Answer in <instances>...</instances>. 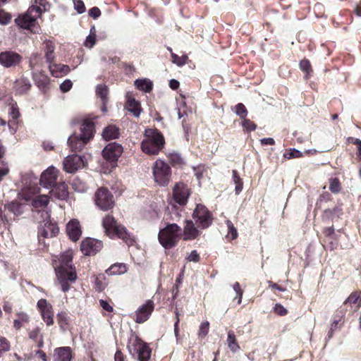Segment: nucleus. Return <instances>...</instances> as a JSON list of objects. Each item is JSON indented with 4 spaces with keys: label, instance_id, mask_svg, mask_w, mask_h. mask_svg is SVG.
Instances as JSON below:
<instances>
[{
    "label": "nucleus",
    "instance_id": "25",
    "mask_svg": "<svg viewBox=\"0 0 361 361\" xmlns=\"http://www.w3.org/2000/svg\"><path fill=\"white\" fill-rule=\"evenodd\" d=\"M44 47L43 51L44 52V57L46 59L47 63L49 65L53 62L56 59V54L54 52L55 46L52 42L50 40H45L44 42Z\"/></svg>",
    "mask_w": 361,
    "mask_h": 361
},
{
    "label": "nucleus",
    "instance_id": "52",
    "mask_svg": "<svg viewBox=\"0 0 361 361\" xmlns=\"http://www.w3.org/2000/svg\"><path fill=\"white\" fill-rule=\"evenodd\" d=\"M233 289L236 293L235 298H238V303L240 304L243 298V290L240 288V283L238 282H235L233 286Z\"/></svg>",
    "mask_w": 361,
    "mask_h": 361
},
{
    "label": "nucleus",
    "instance_id": "53",
    "mask_svg": "<svg viewBox=\"0 0 361 361\" xmlns=\"http://www.w3.org/2000/svg\"><path fill=\"white\" fill-rule=\"evenodd\" d=\"M105 277H104V274H99L97 276L96 279H95V285L97 286V288L100 290H102L104 289V288L106 287V283H102V279H104Z\"/></svg>",
    "mask_w": 361,
    "mask_h": 361
},
{
    "label": "nucleus",
    "instance_id": "35",
    "mask_svg": "<svg viewBox=\"0 0 361 361\" xmlns=\"http://www.w3.org/2000/svg\"><path fill=\"white\" fill-rule=\"evenodd\" d=\"M232 178L233 182L235 185V192L236 195H239L243 188V182L242 178L238 176V171L236 170H233L232 171Z\"/></svg>",
    "mask_w": 361,
    "mask_h": 361
},
{
    "label": "nucleus",
    "instance_id": "46",
    "mask_svg": "<svg viewBox=\"0 0 361 361\" xmlns=\"http://www.w3.org/2000/svg\"><path fill=\"white\" fill-rule=\"evenodd\" d=\"M302 156V153L295 149H290L289 152H285L283 154V157L287 159H294V158H300Z\"/></svg>",
    "mask_w": 361,
    "mask_h": 361
},
{
    "label": "nucleus",
    "instance_id": "28",
    "mask_svg": "<svg viewBox=\"0 0 361 361\" xmlns=\"http://www.w3.org/2000/svg\"><path fill=\"white\" fill-rule=\"evenodd\" d=\"M31 87V84L28 79L25 78H20L16 80L14 82V88L17 94H26Z\"/></svg>",
    "mask_w": 361,
    "mask_h": 361
},
{
    "label": "nucleus",
    "instance_id": "59",
    "mask_svg": "<svg viewBox=\"0 0 361 361\" xmlns=\"http://www.w3.org/2000/svg\"><path fill=\"white\" fill-rule=\"evenodd\" d=\"M95 44V35H90L86 37L85 46L92 48Z\"/></svg>",
    "mask_w": 361,
    "mask_h": 361
},
{
    "label": "nucleus",
    "instance_id": "24",
    "mask_svg": "<svg viewBox=\"0 0 361 361\" xmlns=\"http://www.w3.org/2000/svg\"><path fill=\"white\" fill-rule=\"evenodd\" d=\"M49 202V197L46 195H40L30 199V204L32 207L37 210H43Z\"/></svg>",
    "mask_w": 361,
    "mask_h": 361
},
{
    "label": "nucleus",
    "instance_id": "5",
    "mask_svg": "<svg viewBox=\"0 0 361 361\" xmlns=\"http://www.w3.org/2000/svg\"><path fill=\"white\" fill-rule=\"evenodd\" d=\"M182 235V228L176 224H168L158 234L160 244L166 250L175 247Z\"/></svg>",
    "mask_w": 361,
    "mask_h": 361
},
{
    "label": "nucleus",
    "instance_id": "34",
    "mask_svg": "<svg viewBox=\"0 0 361 361\" xmlns=\"http://www.w3.org/2000/svg\"><path fill=\"white\" fill-rule=\"evenodd\" d=\"M5 209L13 213L16 216L20 215L23 213V207L17 202H11L5 206Z\"/></svg>",
    "mask_w": 361,
    "mask_h": 361
},
{
    "label": "nucleus",
    "instance_id": "57",
    "mask_svg": "<svg viewBox=\"0 0 361 361\" xmlns=\"http://www.w3.org/2000/svg\"><path fill=\"white\" fill-rule=\"evenodd\" d=\"M9 172V169L7 164L2 162L0 166V183L2 181L4 176H6Z\"/></svg>",
    "mask_w": 361,
    "mask_h": 361
},
{
    "label": "nucleus",
    "instance_id": "6",
    "mask_svg": "<svg viewBox=\"0 0 361 361\" xmlns=\"http://www.w3.org/2000/svg\"><path fill=\"white\" fill-rule=\"evenodd\" d=\"M127 348L130 354L139 361H149L150 359L151 350L149 347L137 336H130Z\"/></svg>",
    "mask_w": 361,
    "mask_h": 361
},
{
    "label": "nucleus",
    "instance_id": "40",
    "mask_svg": "<svg viewBox=\"0 0 361 361\" xmlns=\"http://www.w3.org/2000/svg\"><path fill=\"white\" fill-rule=\"evenodd\" d=\"M226 224L228 228L227 237L230 238L231 240L235 239L238 235L236 228L234 226L233 224L230 220H226Z\"/></svg>",
    "mask_w": 361,
    "mask_h": 361
},
{
    "label": "nucleus",
    "instance_id": "26",
    "mask_svg": "<svg viewBox=\"0 0 361 361\" xmlns=\"http://www.w3.org/2000/svg\"><path fill=\"white\" fill-rule=\"evenodd\" d=\"M71 358L70 347H60L54 350V361H71Z\"/></svg>",
    "mask_w": 361,
    "mask_h": 361
},
{
    "label": "nucleus",
    "instance_id": "64",
    "mask_svg": "<svg viewBox=\"0 0 361 361\" xmlns=\"http://www.w3.org/2000/svg\"><path fill=\"white\" fill-rule=\"evenodd\" d=\"M11 16L3 11H0V24H8L11 20Z\"/></svg>",
    "mask_w": 361,
    "mask_h": 361
},
{
    "label": "nucleus",
    "instance_id": "30",
    "mask_svg": "<svg viewBox=\"0 0 361 361\" xmlns=\"http://www.w3.org/2000/svg\"><path fill=\"white\" fill-rule=\"evenodd\" d=\"M119 128L116 126L109 125L102 132V137L105 140H114L119 137Z\"/></svg>",
    "mask_w": 361,
    "mask_h": 361
},
{
    "label": "nucleus",
    "instance_id": "62",
    "mask_svg": "<svg viewBox=\"0 0 361 361\" xmlns=\"http://www.w3.org/2000/svg\"><path fill=\"white\" fill-rule=\"evenodd\" d=\"M99 305L104 310L109 312H112L114 310L113 307L106 300H99Z\"/></svg>",
    "mask_w": 361,
    "mask_h": 361
},
{
    "label": "nucleus",
    "instance_id": "33",
    "mask_svg": "<svg viewBox=\"0 0 361 361\" xmlns=\"http://www.w3.org/2000/svg\"><path fill=\"white\" fill-rule=\"evenodd\" d=\"M227 343L228 347L231 352L237 353L240 350V346L237 343L235 335L232 331L228 332Z\"/></svg>",
    "mask_w": 361,
    "mask_h": 361
},
{
    "label": "nucleus",
    "instance_id": "11",
    "mask_svg": "<svg viewBox=\"0 0 361 361\" xmlns=\"http://www.w3.org/2000/svg\"><path fill=\"white\" fill-rule=\"evenodd\" d=\"M94 202L96 205L103 211L111 209L114 205L112 194L106 188H99L95 193Z\"/></svg>",
    "mask_w": 361,
    "mask_h": 361
},
{
    "label": "nucleus",
    "instance_id": "17",
    "mask_svg": "<svg viewBox=\"0 0 361 361\" xmlns=\"http://www.w3.org/2000/svg\"><path fill=\"white\" fill-rule=\"evenodd\" d=\"M154 308V302L148 300L145 304L141 305L135 312V321L138 324H142L147 321Z\"/></svg>",
    "mask_w": 361,
    "mask_h": 361
},
{
    "label": "nucleus",
    "instance_id": "18",
    "mask_svg": "<svg viewBox=\"0 0 361 361\" xmlns=\"http://www.w3.org/2000/svg\"><path fill=\"white\" fill-rule=\"evenodd\" d=\"M59 227L55 223L46 221L44 225H40L38 228V235L45 238H53L59 233Z\"/></svg>",
    "mask_w": 361,
    "mask_h": 361
},
{
    "label": "nucleus",
    "instance_id": "47",
    "mask_svg": "<svg viewBox=\"0 0 361 361\" xmlns=\"http://www.w3.org/2000/svg\"><path fill=\"white\" fill-rule=\"evenodd\" d=\"M172 61L178 66H184L186 63L188 57L186 56H178L177 54H171Z\"/></svg>",
    "mask_w": 361,
    "mask_h": 361
},
{
    "label": "nucleus",
    "instance_id": "7",
    "mask_svg": "<svg viewBox=\"0 0 361 361\" xmlns=\"http://www.w3.org/2000/svg\"><path fill=\"white\" fill-rule=\"evenodd\" d=\"M39 16L40 7L30 6L25 13L15 19V22L20 27L35 32L36 20Z\"/></svg>",
    "mask_w": 361,
    "mask_h": 361
},
{
    "label": "nucleus",
    "instance_id": "2",
    "mask_svg": "<svg viewBox=\"0 0 361 361\" xmlns=\"http://www.w3.org/2000/svg\"><path fill=\"white\" fill-rule=\"evenodd\" d=\"M94 124L89 120H84L80 126V133H73L68 139V144L73 152H80L87 143L93 137Z\"/></svg>",
    "mask_w": 361,
    "mask_h": 361
},
{
    "label": "nucleus",
    "instance_id": "36",
    "mask_svg": "<svg viewBox=\"0 0 361 361\" xmlns=\"http://www.w3.org/2000/svg\"><path fill=\"white\" fill-rule=\"evenodd\" d=\"M29 322V317L25 312L17 313V318L14 319L13 326L16 329H20L23 325Z\"/></svg>",
    "mask_w": 361,
    "mask_h": 361
},
{
    "label": "nucleus",
    "instance_id": "14",
    "mask_svg": "<svg viewBox=\"0 0 361 361\" xmlns=\"http://www.w3.org/2000/svg\"><path fill=\"white\" fill-rule=\"evenodd\" d=\"M58 172L55 167L49 166L42 172L39 180L40 185L47 189H51L56 184Z\"/></svg>",
    "mask_w": 361,
    "mask_h": 361
},
{
    "label": "nucleus",
    "instance_id": "8",
    "mask_svg": "<svg viewBox=\"0 0 361 361\" xmlns=\"http://www.w3.org/2000/svg\"><path fill=\"white\" fill-rule=\"evenodd\" d=\"M153 176L155 183L159 186L168 185L171 176L170 166L161 159L157 160L153 166Z\"/></svg>",
    "mask_w": 361,
    "mask_h": 361
},
{
    "label": "nucleus",
    "instance_id": "49",
    "mask_svg": "<svg viewBox=\"0 0 361 361\" xmlns=\"http://www.w3.org/2000/svg\"><path fill=\"white\" fill-rule=\"evenodd\" d=\"M37 306L40 313L45 312L46 310L52 309V306L49 303H48L47 300L45 299L39 300L37 303Z\"/></svg>",
    "mask_w": 361,
    "mask_h": 361
},
{
    "label": "nucleus",
    "instance_id": "23",
    "mask_svg": "<svg viewBox=\"0 0 361 361\" xmlns=\"http://www.w3.org/2000/svg\"><path fill=\"white\" fill-rule=\"evenodd\" d=\"M51 74L56 78H61L66 75L71 71L67 65L53 62L48 65Z\"/></svg>",
    "mask_w": 361,
    "mask_h": 361
},
{
    "label": "nucleus",
    "instance_id": "13",
    "mask_svg": "<svg viewBox=\"0 0 361 361\" xmlns=\"http://www.w3.org/2000/svg\"><path fill=\"white\" fill-rule=\"evenodd\" d=\"M22 56L13 51H5L0 53V65L4 68L16 67L22 61Z\"/></svg>",
    "mask_w": 361,
    "mask_h": 361
},
{
    "label": "nucleus",
    "instance_id": "29",
    "mask_svg": "<svg viewBox=\"0 0 361 361\" xmlns=\"http://www.w3.org/2000/svg\"><path fill=\"white\" fill-rule=\"evenodd\" d=\"M43 64V59L39 54L34 53L30 56V68L32 70V73L35 72V71H41Z\"/></svg>",
    "mask_w": 361,
    "mask_h": 361
},
{
    "label": "nucleus",
    "instance_id": "41",
    "mask_svg": "<svg viewBox=\"0 0 361 361\" xmlns=\"http://www.w3.org/2000/svg\"><path fill=\"white\" fill-rule=\"evenodd\" d=\"M169 159L174 166H181L184 163L180 154L177 152L170 153L169 154Z\"/></svg>",
    "mask_w": 361,
    "mask_h": 361
},
{
    "label": "nucleus",
    "instance_id": "54",
    "mask_svg": "<svg viewBox=\"0 0 361 361\" xmlns=\"http://www.w3.org/2000/svg\"><path fill=\"white\" fill-rule=\"evenodd\" d=\"M242 125L247 131H252L256 128V125L249 119L245 118Z\"/></svg>",
    "mask_w": 361,
    "mask_h": 361
},
{
    "label": "nucleus",
    "instance_id": "9",
    "mask_svg": "<svg viewBox=\"0 0 361 361\" xmlns=\"http://www.w3.org/2000/svg\"><path fill=\"white\" fill-rule=\"evenodd\" d=\"M195 224L202 229L209 228L213 222L212 214L202 204H197L192 213Z\"/></svg>",
    "mask_w": 361,
    "mask_h": 361
},
{
    "label": "nucleus",
    "instance_id": "21",
    "mask_svg": "<svg viewBox=\"0 0 361 361\" xmlns=\"http://www.w3.org/2000/svg\"><path fill=\"white\" fill-rule=\"evenodd\" d=\"M51 195L60 200H66L69 196L68 185L64 183L56 184L51 190Z\"/></svg>",
    "mask_w": 361,
    "mask_h": 361
},
{
    "label": "nucleus",
    "instance_id": "32",
    "mask_svg": "<svg viewBox=\"0 0 361 361\" xmlns=\"http://www.w3.org/2000/svg\"><path fill=\"white\" fill-rule=\"evenodd\" d=\"M126 267L123 264H115L106 270L109 276L121 275L126 272Z\"/></svg>",
    "mask_w": 361,
    "mask_h": 361
},
{
    "label": "nucleus",
    "instance_id": "39",
    "mask_svg": "<svg viewBox=\"0 0 361 361\" xmlns=\"http://www.w3.org/2000/svg\"><path fill=\"white\" fill-rule=\"evenodd\" d=\"M8 114L14 121L20 117V114L16 102H12L9 104Z\"/></svg>",
    "mask_w": 361,
    "mask_h": 361
},
{
    "label": "nucleus",
    "instance_id": "50",
    "mask_svg": "<svg viewBox=\"0 0 361 361\" xmlns=\"http://www.w3.org/2000/svg\"><path fill=\"white\" fill-rule=\"evenodd\" d=\"M209 322H202L200 326L199 336H200L202 338L205 337L209 332Z\"/></svg>",
    "mask_w": 361,
    "mask_h": 361
},
{
    "label": "nucleus",
    "instance_id": "12",
    "mask_svg": "<svg viewBox=\"0 0 361 361\" xmlns=\"http://www.w3.org/2000/svg\"><path fill=\"white\" fill-rule=\"evenodd\" d=\"M190 190L187 185L183 183H178L173 189V197L174 201L180 206L187 204Z\"/></svg>",
    "mask_w": 361,
    "mask_h": 361
},
{
    "label": "nucleus",
    "instance_id": "38",
    "mask_svg": "<svg viewBox=\"0 0 361 361\" xmlns=\"http://www.w3.org/2000/svg\"><path fill=\"white\" fill-rule=\"evenodd\" d=\"M342 213L341 209L338 207H335L333 209H325L322 218L324 220H330L333 219L335 214H337L338 216L340 215Z\"/></svg>",
    "mask_w": 361,
    "mask_h": 361
},
{
    "label": "nucleus",
    "instance_id": "1",
    "mask_svg": "<svg viewBox=\"0 0 361 361\" xmlns=\"http://www.w3.org/2000/svg\"><path fill=\"white\" fill-rule=\"evenodd\" d=\"M53 265L61 290L64 293L68 291L71 288L70 283H74L78 277L73 264L72 252H63L57 259H53Z\"/></svg>",
    "mask_w": 361,
    "mask_h": 361
},
{
    "label": "nucleus",
    "instance_id": "42",
    "mask_svg": "<svg viewBox=\"0 0 361 361\" xmlns=\"http://www.w3.org/2000/svg\"><path fill=\"white\" fill-rule=\"evenodd\" d=\"M42 318L43 321L46 323L47 326H51L54 323L53 317L54 313L52 309L49 310H46L41 313Z\"/></svg>",
    "mask_w": 361,
    "mask_h": 361
},
{
    "label": "nucleus",
    "instance_id": "27",
    "mask_svg": "<svg viewBox=\"0 0 361 361\" xmlns=\"http://www.w3.org/2000/svg\"><path fill=\"white\" fill-rule=\"evenodd\" d=\"M32 78L35 84L40 89L44 90L48 85L49 80L48 77L44 74L42 71H36L32 73Z\"/></svg>",
    "mask_w": 361,
    "mask_h": 361
},
{
    "label": "nucleus",
    "instance_id": "51",
    "mask_svg": "<svg viewBox=\"0 0 361 361\" xmlns=\"http://www.w3.org/2000/svg\"><path fill=\"white\" fill-rule=\"evenodd\" d=\"M74 8L80 14L85 13L86 8L82 0H73Z\"/></svg>",
    "mask_w": 361,
    "mask_h": 361
},
{
    "label": "nucleus",
    "instance_id": "55",
    "mask_svg": "<svg viewBox=\"0 0 361 361\" xmlns=\"http://www.w3.org/2000/svg\"><path fill=\"white\" fill-rule=\"evenodd\" d=\"M73 83L71 80H65L61 85L60 89L63 92H68L72 87Z\"/></svg>",
    "mask_w": 361,
    "mask_h": 361
},
{
    "label": "nucleus",
    "instance_id": "43",
    "mask_svg": "<svg viewBox=\"0 0 361 361\" xmlns=\"http://www.w3.org/2000/svg\"><path fill=\"white\" fill-rule=\"evenodd\" d=\"M96 93L104 102L106 100L108 95V88L104 85H98L96 89Z\"/></svg>",
    "mask_w": 361,
    "mask_h": 361
},
{
    "label": "nucleus",
    "instance_id": "48",
    "mask_svg": "<svg viewBox=\"0 0 361 361\" xmlns=\"http://www.w3.org/2000/svg\"><path fill=\"white\" fill-rule=\"evenodd\" d=\"M31 6L40 7V15L42 12L48 11L49 8V5L46 0H35V4Z\"/></svg>",
    "mask_w": 361,
    "mask_h": 361
},
{
    "label": "nucleus",
    "instance_id": "44",
    "mask_svg": "<svg viewBox=\"0 0 361 361\" xmlns=\"http://www.w3.org/2000/svg\"><path fill=\"white\" fill-rule=\"evenodd\" d=\"M235 113L236 114V115H238L240 118H245V117L247 115V111L243 104H238L235 106Z\"/></svg>",
    "mask_w": 361,
    "mask_h": 361
},
{
    "label": "nucleus",
    "instance_id": "31",
    "mask_svg": "<svg viewBox=\"0 0 361 361\" xmlns=\"http://www.w3.org/2000/svg\"><path fill=\"white\" fill-rule=\"evenodd\" d=\"M137 89L145 92H150L153 89V82L147 78L137 79L134 82Z\"/></svg>",
    "mask_w": 361,
    "mask_h": 361
},
{
    "label": "nucleus",
    "instance_id": "37",
    "mask_svg": "<svg viewBox=\"0 0 361 361\" xmlns=\"http://www.w3.org/2000/svg\"><path fill=\"white\" fill-rule=\"evenodd\" d=\"M73 190L78 192H84L87 189V185L80 178L75 177L72 182Z\"/></svg>",
    "mask_w": 361,
    "mask_h": 361
},
{
    "label": "nucleus",
    "instance_id": "15",
    "mask_svg": "<svg viewBox=\"0 0 361 361\" xmlns=\"http://www.w3.org/2000/svg\"><path fill=\"white\" fill-rule=\"evenodd\" d=\"M84 165L83 157L76 154L67 156L63 161V169L70 173H75Z\"/></svg>",
    "mask_w": 361,
    "mask_h": 361
},
{
    "label": "nucleus",
    "instance_id": "22",
    "mask_svg": "<svg viewBox=\"0 0 361 361\" xmlns=\"http://www.w3.org/2000/svg\"><path fill=\"white\" fill-rule=\"evenodd\" d=\"M126 108L135 117H139L141 113V107L140 103L135 100L132 92L126 93Z\"/></svg>",
    "mask_w": 361,
    "mask_h": 361
},
{
    "label": "nucleus",
    "instance_id": "61",
    "mask_svg": "<svg viewBox=\"0 0 361 361\" xmlns=\"http://www.w3.org/2000/svg\"><path fill=\"white\" fill-rule=\"evenodd\" d=\"M89 15L94 19H97L101 16V11L98 7H92L89 10Z\"/></svg>",
    "mask_w": 361,
    "mask_h": 361
},
{
    "label": "nucleus",
    "instance_id": "10",
    "mask_svg": "<svg viewBox=\"0 0 361 361\" xmlns=\"http://www.w3.org/2000/svg\"><path fill=\"white\" fill-rule=\"evenodd\" d=\"M123 148L121 145L116 142L109 143L102 150V156L107 161L111 169L117 166L118 158L121 156Z\"/></svg>",
    "mask_w": 361,
    "mask_h": 361
},
{
    "label": "nucleus",
    "instance_id": "63",
    "mask_svg": "<svg viewBox=\"0 0 361 361\" xmlns=\"http://www.w3.org/2000/svg\"><path fill=\"white\" fill-rule=\"evenodd\" d=\"M274 312L280 316H283L287 314V310L281 304H276Z\"/></svg>",
    "mask_w": 361,
    "mask_h": 361
},
{
    "label": "nucleus",
    "instance_id": "60",
    "mask_svg": "<svg viewBox=\"0 0 361 361\" xmlns=\"http://www.w3.org/2000/svg\"><path fill=\"white\" fill-rule=\"evenodd\" d=\"M187 259L189 262H198L200 261V255L197 250H192L188 256Z\"/></svg>",
    "mask_w": 361,
    "mask_h": 361
},
{
    "label": "nucleus",
    "instance_id": "20",
    "mask_svg": "<svg viewBox=\"0 0 361 361\" xmlns=\"http://www.w3.org/2000/svg\"><path fill=\"white\" fill-rule=\"evenodd\" d=\"M182 232L183 234L184 240H194L197 238L201 233V231L198 230L197 228L195 226L193 221L190 220H187L185 221V226Z\"/></svg>",
    "mask_w": 361,
    "mask_h": 361
},
{
    "label": "nucleus",
    "instance_id": "56",
    "mask_svg": "<svg viewBox=\"0 0 361 361\" xmlns=\"http://www.w3.org/2000/svg\"><path fill=\"white\" fill-rule=\"evenodd\" d=\"M40 329L39 327H36L34 330L30 331L28 333L29 338L34 341H37L38 337L40 338Z\"/></svg>",
    "mask_w": 361,
    "mask_h": 361
},
{
    "label": "nucleus",
    "instance_id": "19",
    "mask_svg": "<svg viewBox=\"0 0 361 361\" xmlns=\"http://www.w3.org/2000/svg\"><path fill=\"white\" fill-rule=\"evenodd\" d=\"M66 233L70 239L76 242L82 234L80 222L77 219H71L66 225Z\"/></svg>",
    "mask_w": 361,
    "mask_h": 361
},
{
    "label": "nucleus",
    "instance_id": "16",
    "mask_svg": "<svg viewBox=\"0 0 361 361\" xmlns=\"http://www.w3.org/2000/svg\"><path fill=\"white\" fill-rule=\"evenodd\" d=\"M103 247L101 240L94 238H87L82 241L80 245L81 252L87 256L94 255Z\"/></svg>",
    "mask_w": 361,
    "mask_h": 361
},
{
    "label": "nucleus",
    "instance_id": "45",
    "mask_svg": "<svg viewBox=\"0 0 361 361\" xmlns=\"http://www.w3.org/2000/svg\"><path fill=\"white\" fill-rule=\"evenodd\" d=\"M329 190L333 193H338L341 190L340 181L337 178H334L330 180Z\"/></svg>",
    "mask_w": 361,
    "mask_h": 361
},
{
    "label": "nucleus",
    "instance_id": "3",
    "mask_svg": "<svg viewBox=\"0 0 361 361\" xmlns=\"http://www.w3.org/2000/svg\"><path fill=\"white\" fill-rule=\"evenodd\" d=\"M164 145V138L157 129L148 128L145 131V139L141 143L142 151L148 154H158Z\"/></svg>",
    "mask_w": 361,
    "mask_h": 361
},
{
    "label": "nucleus",
    "instance_id": "58",
    "mask_svg": "<svg viewBox=\"0 0 361 361\" xmlns=\"http://www.w3.org/2000/svg\"><path fill=\"white\" fill-rule=\"evenodd\" d=\"M300 68L302 71L308 73L309 71H311V66L310 61L305 59L302 60L300 63Z\"/></svg>",
    "mask_w": 361,
    "mask_h": 361
},
{
    "label": "nucleus",
    "instance_id": "4",
    "mask_svg": "<svg viewBox=\"0 0 361 361\" xmlns=\"http://www.w3.org/2000/svg\"><path fill=\"white\" fill-rule=\"evenodd\" d=\"M102 225L105 233L110 238L122 239L128 245L133 244V236L128 232L124 226L118 225L113 216L107 215L103 219Z\"/></svg>",
    "mask_w": 361,
    "mask_h": 361
}]
</instances>
